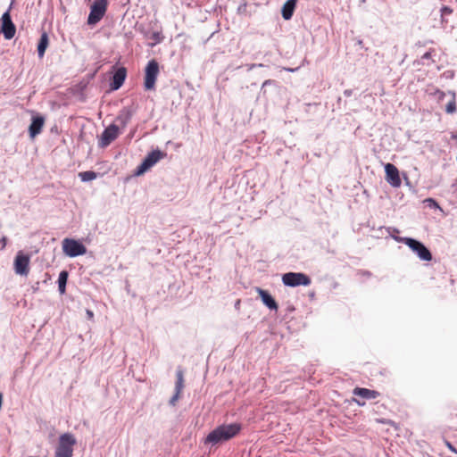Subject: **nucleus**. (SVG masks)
<instances>
[{"label": "nucleus", "instance_id": "obj_2", "mask_svg": "<svg viewBox=\"0 0 457 457\" xmlns=\"http://www.w3.org/2000/svg\"><path fill=\"white\" fill-rule=\"evenodd\" d=\"M77 444L75 436L71 433L60 436L55 448L54 457H72L73 447Z\"/></svg>", "mask_w": 457, "mask_h": 457}, {"label": "nucleus", "instance_id": "obj_16", "mask_svg": "<svg viewBox=\"0 0 457 457\" xmlns=\"http://www.w3.org/2000/svg\"><path fill=\"white\" fill-rule=\"evenodd\" d=\"M354 395L360 396L362 399H375L380 395L379 392L376 390H370L368 388L355 387L353 391Z\"/></svg>", "mask_w": 457, "mask_h": 457}, {"label": "nucleus", "instance_id": "obj_13", "mask_svg": "<svg viewBox=\"0 0 457 457\" xmlns=\"http://www.w3.org/2000/svg\"><path fill=\"white\" fill-rule=\"evenodd\" d=\"M45 125V118L43 116H35L32 118L31 124L29 128V134L31 138H35L41 133Z\"/></svg>", "mask_w": 457, "mask_h": 457}, {"label": "nucleus", "instance_id": "obj_9", "mask_svg": "<svg viewBox=\"0 0 457 457\" xmlns=\"http://www.w3.org/2000/svg\"><path fill=\"white\" fill-rule=\"evenodd\" d=\"M163 156L164 154L159 150L152 151L146 155L142 163L137 167L136 174L141 175L145 173L148 169H150L157 162H159Z\"/></svg>", "mask_w": 457, "mask_h": 457}, {"label": "nucleus", "instance_id": "obj_5", "mask_svg": "<svg viewBox=\"0 0 457 457\" xmlns=\"http://www.w3.org/2000/svg\"><path fill=\"white\" fill-rule=\"evenodd\" d=\"M282 282L287 287L309 286L311 278L302 272H287L282 276Z\"/></svg>", "mask_w": 457, "mask_h": 457}, {"label": "nucleus", "instance_id": "obj_8", "mask_svg": "<svg viewBox=\"0 0 457 457\" xmlns=\"http://www.w3.org/2000/svg\"><path fill=\"white\" fill-rule=\"evenodd\" d=\"M120 135V129L115 124L108 126L98 139V145L102 148L107 147Z\"/></svg>", "mask_w": 457, "mask_h": 457}, {"label": "nucleus", "instance_id": "obj_18", "mask_svg": "<svg viewBox=\"0 0 457 457\" xmlns=\"http://www.w3.org/2000/svg\"><path fill=\"white\" fill-rule=\"evenodd\" d=\"M49 45V37L46 32H43L37 44V54L39 58H43L46 50Z\"/></svg>", "mask_w": 457, "mask_h": 457}, {"label": "nucleus", "instance_id": "obj_6", "mask_svg": "<svg viewBox=\"0 0 457 457\" xmlns=\"http://www.w3.org/2000/svg\"><path fill=\"white\" fill-rule=\"evenodd\" d=\"M62 245L63 253L69 257H76L87 253L86 246L75 239L64 238Z\"/></svg>", "mask_w": 457, "mask_h": 457}, {"label": "nucleus", "instance_id": "obj_4", "mask_svg": "<svg viewBox=\"0 0 457 457\" xmlns=\"http://www.w3.org/2000/svg\"><path fill=\"white\" fill-rule=\"evenodd\" d=\"M108 6L107 0H96L90 8L87 23L94 25L99 22L104 16Z\"/></svg>", "mask_w": 457, "mask_h": 457}, {"label": "nucleus", "instance_id": "obj_33", "mask_svg": "<svg viewBox=\"0 0 457 457\" xmlns=\"http://www.w3.org/2000/svg\"><path fill=\"white\" fill-rule=\"evenodd\" d=\"M358 405L363 406L365 404V402H361L360 400H354Z\"/></svg>", "mask_w": 457, "mask_h": 457}, {"label": "nucleus", "instance_id": "obj_30", "mask_svg": "<svg viewBox=\"0 0 457 457\" xmlns=\"http://www.w3.org/2000/svg\"><path fill=\"white\" fill-rule=\"evenodd\" d=\"M273 83H274V81H273V80H271V79H267V80H265V81L263 82L262 87H265V86H267V85H271V84H273Z\"/></svg>", "mask_w": 457, "mask_h": 457}, {"label": "nucleus", "instance_id": "obj_28", "mask_svg": "<svg viewBox=\"0 0 457 457\" xmlns=\"http://www.w3.org/2000/svg\"><path fill=\"white\" fill-rule=\"evenodd\" d=\"M445 444L448 447L449 450H451L452 452H453L455 453H457L456 448L449 441L445 440Z\"/></svg>", "mask_w": 457, "mask_h": 457}, {"label": "nucleus", "instance_id": "obj_1", "mask_svg": "<svg viewBox=\"0 0 457 457\" xmlns=\"http://www.w3.org/2000/svg\"><path fill=\"white\" fill-rule=\"evenodd\" d=\"M241 430V425L232 423L220 425L208 434L204 444L217 445L235 437Z\"/></svg>", "mask_w": 457, "mask_h": 457}, {"label": "nucleus", "instance_id": "obj_10", "mask_svg": "<svg viewBox=\"0 0 457 457\" xmlns=\"http://www.w3.org/2000/svg\"><path fill=\"white\" fill-rule=\"evenodd\" d=\"M29 256L19 252L14 259V271L16 274L27 276L29 272Z\"/></svg>", "mask_w": 457, "mask_h": 457}, {"label": "nucleus", "instance_id": "obj_27", "mask_svg": "<svg viewBox=\"0 0 457 457\" xmlns=\"http://www.w3.org/2000/svg\"><path fill=\"white\" fill-rule=\"evenodd\" d=\"M453 13V9L448 6H443L441 9V15L445 17Z\"/></svg>", "mask_w": 457, "mask_h": 457}, {"label": "nucleus", "instance_id": "obj_34", "mask_svg": "<svg viewBox=\"0 0 457 457\" xmlns=\"http://www.w3.org/2000/svg\"><path fill=\"white\" fill-rule=\"evenodd\" d=\"M453 423L457 426V414L453 418Z\"/></svg>", "mask_w": 457, "mask_h": 457}, {"label": "nucleus", "instance_id": "obj_11", "mask_svg": "<svg viewBox=\"0 0 457 457\" xmlns=\"http://www.w3.org/2000/svg\"><path fill=\"white\" fill-rule=\"evenodd\" d=\"M1 32L5 39H12L16 32V27L12 21L10 12L7 11L2 15Z\"/></svg>", "mask_w": 457, "mask_h": 457}, {"label": "nucleus", "instance_id": "obj_36", "mask_svg": "<svg viewBox=\"0 0 457 457\" xmlns=\"http://www.w3.org/2000/svg\"><path fill=\"white\" fill-rule=\"evenodd\" d=\"M428 202L430 203H434L435 205H437V204L436 203V201H434L433 199L429 198L428 199Z\"/></svg>", "mask_w": 457, "mask_h": 457}, {"label": "nucleus", "instance_id": "obj_24", "mask_svg": "<svg viewBox=\"0 0 457 457\" xmlns=\"http://www.w3.org/2000/svg\"><path fill=\"white\" fill-rule=\"evenodd\" d=\"M431 96H434L438 102L442 101L445 96H448V93L443 92L437 88H433V92H430Z\"/></svg>", "mask_w": 457, "mask_h": 457}, {"label": "nucleus", "instance_id": "obj_31", "mask_svg": "<svg viewBox=\"0 0 457 457\" xmlns=\"http://www.w3.org/2000/svg\"><path fill=\"white\" fill-rule=\"evenodd\" d=\"M262 66H263V64H262V63H258V64L253 63V64H252V65L249 67V70H252V69H253V68H255V67H262Z\"/></svg>", "mask_w": 457, "mask_h": 457}, {"label": "nucleus", "instance_id": "obj_7", "mask_svg": "<svg viewBox=\"0 0 457 457\" xmlns=\"http://www.w3.org/2000/svg\"><path fill=\"white\" fill-rule=\"evenodd\" d=\"M403 243L408 245L422 261L429 262L432 260V254L430 251L420 241L405 237Z\"/></svg>", "mask_w": 457, "mask_h": 457}, {"label": "nucleus", "instance_id": "obj_17", "mask_svg": "<svg viewBox=\"0 0 457 457\" xmlns=\"http://www.w3.org/2000/svg\"><path fill=\"white\" fill-rule=\"evenodd\" d=\"M297 0H287L282 6L281 13L285 20H290L296 7Z\"/></svg>", "mask_w": 457, "mask_h": 457}, {"label": "nucleus", "instance_id": "obj_35", "mask_svg": "<svg viewBox=\"0 0 457 457\" xmlns=\"http://www.w3.org/2000/svg\"><path fill=\"white\" fill-rule=\"evenodd\" d=\"M87 315L92 318L94 316L93 312L87 311Z\"/></svg>", "mask_w": 457, "mask_h": 457}, {"label": "nucleus", "instance_id": "obj_29", "mask_svg": "<svg viewBox=\"0 0 457 457\" xmlns=\"http://www.w3.org/2000/svg\"><path fill=\"white\" fill-rule=\"evenodd\" d=\"M6 243H7V237H2L0 238V244H1L2 249H4L6 246Z\"/></svg>", "mask_w": 457, "mask_h": 457}, {"label": "nucleus", "instance_id": "obj_26", "mask_svg": "<svg viewBox=\"0 0 457 457\" xmlns=\"http://www.w3.org/2000/svg\"><path fill=\"white\" fill-rule=\"evenodd\" d=\"M181 394L182 393H178L177 391H175L174 395L170 400V404L172 405V406H175L177 402H178V400L180 398Z\"/></svg>", "mask_w": 457, "mask_h": 457}, {"label": "nucleus", "instance_id": "obj_32", "mask_svg": "<svg viewBox=\"0 0 457 457\" xmlns=\"http://www.w3.org/2000/svg\"><path fill=\"white\" fill-rule=\"evenodd\" d=\"M431 54L429 52H427L423 54L422 59H428L430 58Z\"/></svg>", "mask_w": 457, "mask_h": 457}, {"label": "nucleus", "instance_id": "obj_23", "mask_svg": "<svg viewBox=\"0 0 457 457\" xmlns=\"http://www.w3.org/2000/svg\"><path fill=\"white\" fill-rule=\"evenodd\" d=\"M79 178L82 181H90L96 179L97 174L95 171L87 170L79 173Z\"/></svg>", "mask_w": 457, "mask_h": 457}, {"label": "nucleus", "instance_id": "obj_25", "mask_svg": "<svg viewBox=\"0 0 457 457\" xmlns=\"http://www.w3.org/2000/svg\"><path fill=\"white\" fill-rule=\"evenodd\" d=\"M376 421H377L378 423L389 425V426H391V427L395 428V429H398V428H399L398 425H397L395 421H393L392 420H387V419H377V420H376Z\"/></svg>", "mask_w": 457, "mask_h": 457}, {"label": "nucleus", "instance_id": "obj_15", "mask_svg": "<svg viewBox=\"0 0 457 457\" xmlns=\"http://www.w3.org/2000/svg\"><path fill=\"white\" fill-rule=\"evenodd\" d=\"M259 296L261 297L262 303L270 310L277 311L278 306L275 299L269 294L268 291L263 290L262 288L256 289Z\"/></svg>", "mask_w": 457, "mask_h": 457}, {"label": "nucleus", "instance_id": "obj_22", "mask_svg": "<svg viewBox=\"0 0 457 457\" xmlns=\"http://www.w3.org/2000/svg\"><path fill=\"white\" fill-rule=\"evenodd\" d=\"M148 38L153 40L151 46H155L161 43L163 40L164 37L162 36L161 31H154L150 34V36H148Z\"/></svg>", "mask_w": 457, "mask_h": 457}, {"label": "nucleus", "instance_id": "obj_19", "mask_svg": "<svg viewBox=\"0 0 457 457\" xmlns=\"http://www.w3.org/2000/svg\"><path fill=\"white\" fill-rule=\"evenodd\" d=\"M449 100L445 105V112L448 114H453L456 112V97L454 92H448Z\"/></svg>", "mask_w": 457, "mask_h": 457}, {"label": "nucleus", "instance_id": "obj_20", "mask_svg": "<svg viewBox=\"0 0 457 457\" xmlns=\"http://www.w3.org/2000/svg\"><path fill=\"white\" fill-rule=\"evenodd\" d=\"M184 389V372L181 369H179L176 372V384L175 391L182 393Z\"/></svg>", "mask_w": 457, "mask_h": 457}, {"label": "nucleus", "instance_id": "obj_12", "mask_svg": "<svg viewBox=\"0 0 457 457\" xmlns=\"http://www.w3.org/2000/svg\"><path fill=\"white\" fill-rule=\"evenodd\" d=\"M386 180L394 187H399L401 186V179L399 176L398 169L392 163H386L385 165Z\"/></svg>", "mask_w": 457, "mask_h": 457}, {"label": "nucleus", "instance_id": "obj_3", "mask_svg": "<svg viewBox=\"0 0 457 457\" xmlns=\"http://www.w3.org/2000/svg\"><path fill=\"white\" fill-rule=\"evenodd\" d=\"M159 72V63L157 61L154 59L149 61L145 70L144 87L145 90L154 89Z\"/></svg>", "mask_w": 457, "mask_h": 457}, {"label": "nucleus", "instance_id": "obj_14", "mask_svg": "<svg viewBox=\"0 0 457 457\" xmlns=\"http://www.w3.org/2000/svg\"><path fill=\"white\" fill-rule=\"evenodd\" d=\"M127 77V69L125 67H120L112 77L111 87L113 90L119 89L124 83Z\"/></svg>", "mask_w": 457, "mask_h": 457}, {"label": "nucleus", "instance_id": "obj_21", "mask_svg": "<svg viewBox=\"0 0 457 457\" xmlns=\"http://www.w3.org/2000/svg\"><path fill=\"white\" fill-rule=\"evenodd\" d=\"M68 272L66 270L61 271L58 278V287L61 294L65 293Z\"/></svg>", "mask_w": 457, "mask_h": 457}]
</instances>
